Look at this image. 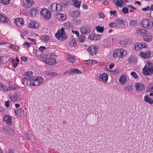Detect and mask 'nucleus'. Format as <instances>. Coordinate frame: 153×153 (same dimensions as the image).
Instances as JSON below:
<instances>
[{"instance_id": "nucleus-8", "label": "nucleus", "mask_w": 153, "mask_h": 153, "mask_svg": "<svg viewBox=\"0 0 153 153\" xmlns=\"http://www.w3.org/2000/svg\"><path fill=\"white\" fill-rule=\"evenodd\" d=\"M134 47L136 50L138 51L141 49L147 48L148 45L144 42H137L134 44Z\"/></svg>"}, {"instance_id": "nucleus-36", "label": "nucleus", "mask_w": 153, "mask_h": 153, "mask_svg": "<svg viewBox=\"0 0 153 153\" xmlns=\"http://www.w3.org/2000/svg\"><path fill=\"white\" fill-rule=\"evenodd\" d=\"M144 100L150 104H153V100L150 98L149 96L146 95L144 97Z\"/></svg>"}, {"instance_id": "nucleus-10", "label": "nucleus", "mask_w": 153, "mask_h": 153, "mask_svg": "<svg viewBox=\"0 0 153 153\" xmlns=\"http://www.w3.org/2000/svg\"><path fill=\"white\" fill-rule=\"evenodd\" d=\"M50 9L54 12L59 11L62 10V7L59 4L53 3L51 5Z\"/></svg>"}, {"instance_id": "nucleus-5", "label": "nucleus", "mask_w": 153, "mask_h": 153, "mask_svg": "<svg viewBox=\"0 0 153 153\" xmlns=\"http://www.w3.org/2000/svg\"><path fill=\"white\" fill-rule=\"evenodd\" d=\"M143 73L145 75H151L153 73V64L148 63L143 69Z\"/></svg>"}, {"instance_id": "nucleus-19", "label": "nucleus", "mask_w": 153, "mask_h": 153, "mask_svg": "<svg viewBox=\"0 0 153 153\" xmlns=\"http://www.w3.org/2000/svg\"><path fill=\"white\" fill-rule=\"evenodd\" d=\"M28 27L33 29L38 28L39 26V24L34 21H32L28 24Z\"/></svg>"}, {"instance_id": "nucleus-43", "label": "nucleus", "mask_w": 153, "mask_h": 153, "mask_svg": "<svg viewBox=\"0 0 153 153\" xmlns=\"http://www.w3.org/2000/svg\"><path fill=\"white\" fill-rule=\"evenodd\" d=\"M109 26L112 27H117L118 26L117 25V22H116V20H115L114 22L110 23L109 24Z\"/></svg>"}, {"instance_id": "nucleus-4", "label": "nucleus", "mask_w": 153, "mask_h": 153, "mask_svg": "<svg viewBox=\"0 0 153 153\" xmlns=\"http://www.w3.org/2000/svg\"><path fill=\"white\" fill-rule=\"evenodd\" d=\"M153 24V22L151 20L148 19H144L141 20L140 25L143 28L149 30L152 28Z\"/></svg>"}, {"instance_id": "nucleus-49", "label": "nucleus", "mask_w": 153, "mask_h": 153, "mask_svg": "<svg viewBox=\"0 0 153 153\" xmlns=\"http://www.w3.org/2000/svg\"><path fill=\"white\" fill-rule=\"evenodd\" d=\"M131 75L134 79H137L138 77L137 74L134 71L131 72Z\"/></svg>"}, {"instance_id": "nucleus-31", "label": "nucleus", "mask_w": 153, "mask_h": 153, "mask_svg": "<svg viewBox=\"0 0 153 153\" xmlns=\"http://www.w3.org/2000/svg\"><path fill=\"white\" fill-rule=\"evenodd\" d=\"M14 113L17 116L21 117L24 113V111L22 108H19L15 110Z\"/></svg>"}, {"instance_id": "nucleus-23", "label": "nucleus", "mask_w": 153, "mask_h": 153, "mask_svg": "<svg viewBox=\"0 0 153 153\" xmlns=\"http://www.w3.org/2000/svg\"><path fill=\"white\" fill-rule=\"evenodd\" d=\"M66 15L64 14L57 13L56 15V18L60 20L64 21L66 19Z\"/></svg>"}, {"instance_id": "nucleus-50", "label": "nucleus", "mask_w": 153, "mask_h": 153, "mask_svg": "<svg viewBox=\"0 0 153 153\" xmlns=\"http://www.w3.org/2000/svg\"><path fill=\"white\" fill-rule=\"evenodd\" d=\"M12 63L13 64V65L14 67L15 68L18 65L19 61L17 60H12Z\"/></svg>"}, {"instance_id": "nucleus-27", "label": "nucleus", "mask_w": 153, "mask_h": 153, "mask_svg": "<svg viewBox=\"0 0 153 153\" xmlns=\"http://www.w3.org/2000/svg\"><path fill=\"white\" fill-rule=\"evenodd\" d=\"M15 24L18 26L20 27L24 25L23 20L20 18H17L14 20Z\"/></svg>"}, {"instance_id": "nucleus-51", "label": "nucleus", "mask_w": 153, "mask_h": 153, "mask_svg": "<svg viewBox=\"0 0 153 153\" xmlns=\"http://www.w3.org/2000/svg\"><path fill=\"white\" fill-rule=\"evenodd\" d=\"M122 12L124 14H127L128 13V9L127 7H124L122 10Z\"/></svg>"}, {"instance_id": "nucleus-62", "label": "nucleus", "mask_w": 153, "mask_h": 153, "mask_svg": "<svg viewBox=\"0 0 153 153\" xmlns=\"http://www.w3.org/2000/svg\"><path fill=\"white\" fill-rule=\"evenodd\" d=\"M27 39L30 41L33 42V44H35L36 43V40L34 39L29 37L27 38Z\"/></svg>"}, {"instance_id": "nucleus-21", "label": "nucleus", "mask_w": 153, "mask_h": 153, "mask_svg": "<svg viewBox=\"0 0 153 153\" xmlns=\"http://www.w3.org/2000/svg\"><path fill=\"white\" fill-rule=\"evenodd\" d=\"M101 37L100 35L92 33L89 36L88 38L91 40H99Z\"/></svg>"}, {"instance_id": "nucleus-6", "label": "nucleus", "mask_w": 153, "mask_h": 153, "mask_svg": "<svg viewBox=\"0 0 153 153\" xmlns=\"http://www.w3.org/2000/svg\"><path fill=\"white\" fill-rule=\"evenodd\" d=\"M44 79L41 76L35 77L29 83L31 86H37L42 83Z\"/></svg>"}, {"instance_id": "nucleus-52", "label": "nucleus", "mask_w": 153, "mask_h": 153, "mask_svg": "<svg viewBox=\"0 0 153 153\" xmlns=\"http://www.w3.org/2000/svg\"><path fill=\"white\" fill-rule=\"evenodd\" d=\"M22 33H21L20 35L22 38H23L24 35H27L28 34V32L25 30H22Z\"/></svg>"}, {"instance_id": "nucleus-15", "label": "nucleus", "mask_w": 153, "mask_h": 153, "mask_svg": "<svg viewBox=\"0 0 153 153\" xmlns=\"http://www.w3.org/2000/svg\"><path fill=\"white\" fill-rule=\"evenodd\" d=\"M80 32L83 34H86L89 33L91 30L90 26L85 25L82 27L80 29Z\"/></svg>"}, {"instance_id": "nucleus-14", "label": "nucleus", "mask_w": 153, "mask_h": 153, "mask_svg": "<svg viewBox=\"0 0 153 153\" xmlns=\"http://www.w3.org/2000/svg\"><path fill=\"white\" fill-rule=\"evenodd\" d=\"M151 51L149 50H146L144 52L141 51L140 53V56L144 59L149 58L151 55Z\"/></svg>"}, {"instance_id": "nucleus-28", "label": "nucleus", "mask_w": 153, "mask_h": 153, "mask_svg": "<svg viewBox=\"0 0 153 153\" xmlns=\"http://www.w3.org/2000/svg\"><path fill=\"white\" fill-rule=\"evenodd\" d=\"M66 58L69 62L71 63H74L75 62L76 59L75 56L71 55L68 53L67 54Z\"/></svg>"}, {"instance_id": "nucleus-1", "label": "nucleus", "mask_w": 153, "mask_h": 153, "mask_svg": "<svg viewBox=\"0 0 153 153\" xmlns=\"http://www.w3.org/2000/svg\"><path fill=\"white\" fill-rule=\"evenodd\" d=\"M42 60L46 64L50 65H53L56 63L55 55L54 53H49L46 55L45 56L42 57Z\"/></svg>"}, {"instance_id": "nucleus-2", "label": "nucleus", "mask_w": 153, "mask_h": 153, "mask_svg": "<svg viewBox=\"0 0 153 153\" xmlns=\"http://www.w3.org/2000/svg\"><path fill=\"white\" fill-rule=\"evenodd\" d=\"M126 51L122 48H119L115 50L113 53V57L115 58H121L127 55Z\"/></svg>"}, {"instance_id": "nucleus-56", "label": "nucleus", "mask_w": 153, "mask_h": 153, "mask_svg": "<svg viewBox=\"0 0 153 153\" xmlns=\"http://www.w3.org/2000/svg\"><path fill=\"white\" fill-rule=\"evenodd\" d=\"M10 102L9 100H8L7 101H5L4 102L5 105V106L7 107H8L10 105Z\"/></svg>"}, {"instance_id": "nucleus-37", "label": "nucleus", "mask_w": 153, "mask_h": 153, "mask_svg": "<svg viewBox=\"0 0 153 153\" xmlns=\"http://www.w3.org/2000/svg\"><path fill=\"white\" fill-rule=\"evenodd\" d=\"M37 13V8H33L31 9L29 12V14L32 16H35Z\"/></svg>"}, {"instance_id": "nucleus-24", "label": "nucleus", "mask_w": 153, "mask_h": 153, "mask_svg": "<svg viewBox=\"0 0 153 153\" xmlns=\"http://www.w3.org/2000/svg\"><path fill=\"white\" fill-rule=\"evenodd\" d=\"M3 121L8 125H11L12 123L11 118L7 115H4L3 118Z\"/></svg>"}, {"instance_id": "nucleus-63", "label": "nucleus", "mask_w": 153, "mask_h": 153, "mask_svg": "<svg viewBox=\"0 0 153 153\" xmlns=\"http://www.w3.org/2000/svg\"><path fill=\"white\" fill-rule=\"evenodd\" d=\"M46 48L45 47L43 46H41L39 48V50L43 52Z\"/></svg>"}, {"instance_id": "nucleus-22", "label": "nucleus", "mask_w": 153, "mask_h": 153, "mask_svg": "<svg viewBox=\"0 0 153 153\" xmlns=\"http://www.w3.org/2000/svg\"><path fill=\"white\" fill-rule=\"evenodd\" d=\"M136 91H141L144 89V85L141 83H136L135 84Z\"/></svg>"}, {"instance_id": "nucleus-58", "label": "nucleus", "mask_w": 153, "mask_h": 153, "mask_svg": "<svg viewBox=\"0 0 153 153\" xmlns=\"http://www.w3.org/2000/svg\"><path fill=\"white\" fill-rule=\"evenodd\" d=\"M148 89L149 90L151 91H153V85L152 84H150L148 86Z\"/></svg>"}, {"instance_id": "nucleus-47", "label": "nucleus", "mask_w": 153, "mask_h": 153, "mask_svg": "<svg viewBox=\"0 0 153 153\" xmlns=\"http://www.w3.org/2000/svg\"><path fill=\"white\" fill-rule=\"evenodd\" d=\"M126 92H131L132 91L131 86L128 85L126 86L124 88Z\"/></svg>"}, {"instance_id": "nucleus-53", "label": "nucleus", "mask_w": 153, "mask_h": 153, "mask_svg": "<svg viewBox=\"0 0 153 153\" xmlns=\"http://www.w3.org/2000/svg\"><path fill=\"white\" fill-rule=\"evenodd\" d=\"M34 52L38 56H40L42 54V52L39 50H34Z\"/></svg>"}, {"instance_id": "nucleus-60", "label": "nucleus", "mask_w": 153, "mask_h": 153, "mask_svg": "<svg viewBox=\"0 0 153 153\" xmlns=\"http://www.w3.org/2000/svg\"><path fill=\"white\" fill-rule=\"evenodd\" d=\"M72 32L73 33H74L76 35L78 36L79 37V33L78 31H74V30H72Z\"/></svg>"}, {"instance_id": "nucleus-44", "label": "nucleus", "mask_w": 153, "mask_h": 153, "mask_svg": "<svg viewBox=\"0 0 153 153\" xmlns=\"http://www.w3.org/2000/svg\"><path fill=\"white\" fill-rule=\"evenodd\" d=\"M85 36L83 35H82L79 36L78 40L80 42H82L85 40Z\"/></svg>"}, {"instance_id": "nucleus-64", "label": "nucleus", "mask_w": 153, "mask_h": 153, "mask_svg": "<svg viewBox=\"0 0 153 153\" xmlns=\"http://www.w3.org/2000/svg\"><path fill=\"white\" fill-rule=\"evenodd\" d=\"M99 16L101 18H104L105 17V16L103 13H101L99 14Z\"/></svg>"}, {"instance_id": "nucleus-26", "label": "nucleus", "mask_w": 153, "mask_h": 153, "mask_svg": "<svg viewBox=\"0 0 153 153\" xmlns=\"http://www.w3.org/2000/svg\"><path fill=\"white\" fill-rule=\"evenodd\" d=\"M147 30L143 29H137L136 30V33L138 35L142 36L144 35L145 34L147 33Z\"/></svg>"}, {"instance_id": "nucleus-38", "label": "nucleus", "mask_w": 153, "mask_h": 153, "mask_svg": "<svg viewBox=\"0 0 153 153\" xmlns=\"http://www.w3.org/2000/svg\"><path fill=\"white\" fill-rule=\"evenodd\" d=\"M74 1V6L77 8H79L81 4V1L78 0H75Z\"/></svg>"}, {"instance_id": "nucleus-16", "label": "nucleus", "mask_w": 153, "mask_h": 153, "mask_svg": "<svg viewBox=\"0 0 153 153\" xmlns=\"http://www.w3.org/2000/svg\"><path fill=\"white\" fill-rule=\"evenodd\" d=\"M108 76V75L105 73H102L100 74L99 76V79L100 81H101L106 83L107 82Z\"/></svg>"}, {"instance_id": "nucleus-35", "label": "nucleus", "mask_w": 153, "mask_h": 153, "mask_svg": "<svg viewBox=\"0 0 153 153\" xmlns=\"http://www.w3.org/2000/svg\"><path fill=\"white\" fill-rule=\"evenodd\" d=\"M0 90H3L5 92H7V91L10 90V87H7L0 83Z\"/></svg>"}, {"instance_id": "nucleus-12", "label": "nucleus", "mask_w": 153, "mask_h": 153, "mask_svg": "<svg viewBox=\"0 0 153 153\" xmlns=\"http://www.w3.org/2000/svg\"><path fill=\"white\" fill-rule=\"evenodd\" d=\"M142 39L144 42H150L153 40V36L150 33H147L143 36Z\"/></svg>"}, {"instance_id": "nucleus-29", "label": "nucleus", "mask_w": 153, "mask_h": 153, "mask_svg": "<svg viewBox=\"0 0 153 153\" xmlns=\"http://www.w3.org/2000/svg\"><path fill=\"white\" fill-rule=\"evenodd\" d=\"M9 21V19L7 17L4 15L0 13V22L6 23Z\"/></svg>"}, {"instance_id": "nucleus-40", "label": "nucleus", "mask_w": 153, "mask_h": 153, "mask_svg": "<svg viewBox=\"0 0 153 153\" xmlns=\"http://www.w3.org/2000/svg\"><path fill=\"white\" fill-rule=\"evenodd\" d=\"M116 20L118 26L122 25H125V22L123 20L118 18L116 19Z\"/></svg>"}, {"instance_id": "nucleus-18", "label": "nucleus", "mask_w": 153, "mask_h": 153, "mask_svg": "<svg viewBox=\"0 0 153 153\" xmlns=\"http://www.w3.org/2000/svg\"><path fill=\"white\" fill-rule=\"evenodd\" d=\"M33 3L32 0H24L23 5L25 7L28 8L33 5Z\"/></svg>"}, {"instance_id": "nucleus-41", "label": "nucleus", "mask_w": 153, "mask_h": 153, "mask_svg": "<svg viewBox=\"0 0 153 153\" xmlns=\"http://www.w3.org/2000/svg\"><path fill=\"white\" fill-rule=\"evenodd\" d=\"M96 29L97 31L100 33H102L104 30V28L103 26L100 27L98 26L96 27Z\"/></svg>"}, {"instance_id": "nucleus-48", "label": "nucleus", "mask_w": 153, "mask_h": 153, "mask_svg": "<svg viewBox=\"0 0 153 153\" xmlns=\"http://www.w3.org/2000/svg\"><path fill=\"white\" fill-rule=\"evenodd\" d=\"M130 25L133 27H135L137 25V22L135 20H131L130 22Z\"/></svg>"}, {"instance_id": "nucleus-7", "label": "nucleus", "mask_w": 153, "mask_h": 153, "mask_svg": "<svg viewBox=\"0 0 153 153\" xmlns=\"http://www.w3.org/2000/svg\"><path fill=\"white\" fill-rule=\"evenodd\" d=\"M40 14L42 17L46 19H49L51 17V12L45 8H43L41 10Z\"/></svg>"}, {"instance_id": "nucleus-55", "label": "nucleus", "mask_w": 153, "mask_h": 153, "mask_svg": "<svg viewBox=\"0 0 153 153\" xmlns=\"http://www.w3.org/2000/svg\"><path fill=\"white\" fill-rule=\"evenodd\" d=\"M24 134L27 139L30 140V137L29 134L26 132H25L24 133Z\"/></svg>"}, {"instance_id": "nucleus-61", "label": "nucleus", "mask_w": 153, "mask_h": 153, "mask_svg": "<svg viewBox=\"0 0 153 153\" xmlns=\"http://www.w3.org/2000/svg\"><path fill=\"white\" fill-rule=\"evenodd\" d=\"M91 60H85V62H86V64L89 65H91Z\"/></svg>"}, {"instance_id": "nucleus-33", "label": "nucleus", "mask_w": 153, "mask_h": 153, "mask_svg": "<svg viewBox=\"0 0 153 153\" xmlns=\"http://www.w3.org/2000/svg\"><path fill=\"white\" fill-rule=\"evenodd\" d=\"M113 2L117 7H122L123 4L122 0H117L116 1H114Z\"/></svg>"}, {"instance_id": "nucleus-32", "label": "nucleus", "mask_w": 153, "mask_h": 153, "mask_svg": "<svg viewBox=\"0 0 153 153\" xmlns=\"http://www.w3.org/2000/svg\"><path fill=\"white\" fill-rule=\"evenodd\" d=\"M80 15L79 11L77 10L72 11L70 13V16L73 18L78 17Z\"/></svg>"}, {"instance_id": "nucleus-46", "label": "nucleus", "mask_w": 153, "mask_h": 153, "mask_svg": "<svg viewBox=\"0 0 153 153\" xmlns=\"http://www.w3.org/2000/svg\"><path fill=\"white\" fill-rule=\"evenodd\" d=\"M10 0H1V2L4 4L8 5L10 3Z\"/></svg>"}, {"instance_id": "nucleus-39", "label": "nucleus", "mask_w": 153, "mask_h": 153, "mask_svg": "<svg viewBox=\"0 0 153 153\" xmlns=\"http://www.w3.org/2000/svg\"><path fill=\"white\" fill-rule=\"evenodd\" d=\"M81 72L77 69H71L70 74L73 75L74 74H79Z\"/></svg>"}, {"instance_id": "nucleus-9", "label": "nucleus", "mask_w": 153, "mask_h": 153, "mask_svg": "<svg viewBox=\"0 0 153 153\" xmlns=\"http://www.w3.org/2000/svg\"><path fill=\"white\" fill-rule=\"evenodd\" d=\"M98 47L96 45H91L89 46L87 50L88 53L91 56L96 55L97 52Z\"/></svg>"}, {"instance_id": "nucleus-45", "label": "nucleus", "mask_w": 153, "mask_h": 153, "mask_svg": "<svg viewBox=\"0 0 153 153\" xmlns=\"http://www.w3.org/2000/svg\"><path fill=\"white\" fill-rule=\"evenodd\" d=\"M64 26L65 27L69 29L73 27L72 24L69 22H66L64 23Z\"/></svg>"}, {"instance_id": "nucleus-30", "label": "nucleus", "mask_w": 153, "mask_h": 153, "mask_svg": "<svg viewBox=\"0 0 153 153\" xmlns=\"http://www.w3.org/2000/svg\"><path fill=\"white\" fill-rule=\"evenodd\" d=\"M51 37L47 35H43L40 36V39L43 42H49L51 39Z\"/></svg>"}, {"instance_id": "nucleus-25", "label": "nucleus", "mask_w": 153, "mask_h": 153, "mask_svg": "<svg viewBox=\"0 0 153 153\" xmlns=\"http://www.w3.org/2000/svg\"><path fill=\"white\" fill-rule=\"evenodd\" d=\"M3 131L6 133H8L11 135H13L14 132V130L13 129L7 126L3 128Z\"/></svg>"}, {"instance_id": "nucleus-59", "label": "nucleus", "mask_w": 153, "mask_h": 153, "mask_svg": "<svg viewBox=\"0 0 153 153\" xmlns=\"http://www.w3.org/2000/svg\"><path fill=\"white\" fill-rule=\"evenodd\" d=\"M110 13L111 15H113L114 16H116V11L115 10H111L110 11Z\"/></svg>"}, {"instance_id": "nucleus-42", "label": "nucleus", "mask_w": 153, "mask_h": 153, "mask_svg": "<svg viewBox=\"0 0 153 153\" xmlns=\"http://www.w3.org/2000/svg\"><path fill=\"white\" fill-rule=\"evenodd\" d=\"M69 45L71 47H75L76 45V42L75 39H71L69 43Z\"/></svg>"}, {"instance_id": "nucleus-57", "label": "nucleus", "mask_w": 153, "mask_h": 153, "mask_svg": "<svg viewBox=\"0 0 153 153\" xmlns=\"http://www.w3.org/2000/svg\"><path fill=\"white\" fill-rule=\"evenodd\" d=\"M49 76H56L57 75V74L55 72H51L50 73H48V75Z\"/></svg>"}, {"instance_id": "nucleus-11", "label": "nucleus", "mask_w": 153, "mask_h": 153, "mask_svg": "<svg viewBox=\"0 0 153 153\" xmlns=\"http://www.w3.org/2000/svg\"><path fill=\"white\" fill-rule=\"evenodd\" d=\"M64 29V28H62L60 30H58L57 32L55 34V36L57 39L63 40L65 38V33Z\"/></svg>"}, {"instance_id": "nucleus-13", "label": "nucleus", "mask_w": 153, "mask_h": 153, "mask_svg": "<svg viewBox=\"0 0 153 153\" xmlns=\"http://www.w3.org/2000/svg\"><path fill=\"white\" fill-rule=\"evenodd\" d=\"M22 95L21 93H15L11 97V99L12 101L15 102L18 100H20L22 99Z\"/></svg>"}, {"instance_id": "nucleus-17", "label": "nucleus", "mask_w": 153, "mask_h": 153, "mask_svg": "<svg viewBox=\"0 0 153 153\" xmlns=\"http://www.w3.org/2000/svg\"><path fill=\"white\" fill-rule=\"evenodd\" d=\"M127 76L126 74H122L119 78V81L121 85H125L127 81Z\"/></svg>"}, {"instance_id": "nucleus-54", "label": "nucleus", "mask_w": 153, "mask_h": 153, "mask_svg": "<svg viewBox=\"0 0 153 153\" xmlns=\"http://www.w3.org/2000/svg\"><path fill=\"white\" fill-rule=\"evenodd\" d=\"M23 45L26 48H28L30 46L31 44L28 42H26L24 43Z\"/></svg>"}, {"instance_id": "nucleus-34", "label": "nucleus", "mask_w": 153, "mask_h": 153, "mask_svg": "<svg viewBox=\"0 0 153 153\" xmlns=\"http://www.w3.org/2000/svg\"><path fill=\"white\" fill-rule=\"evenodd\" d=\"M9 47L12 50L15 51H17L20 49L19 46L15 45L13 44H10Z\"/></svg>"}, {"instance_id": "nucleus-3", "label": "nucleus", "mask_w": 153, "mask_h": 153, "mask_svg": "<svg viewBox=\"0 0 153 153\" xmlns=\"http://www.w3.org/2000/svg\"><path fill=\"white\" fill-rule=\"evenodd\" d=\"M32 74L31 72L28 71L25 73L22 77V84L25 85H30L29 82L32 79Z\"/></svg>"}, {"instance_id": "nucleus-20", "label": "nucleus", "mask_w": 153, "mask_h": 153, "mask_svg": "<svg viewBox=\"0 0 153 153\" xmlns=\"http://www.w3.org/2000/svg\"><path fill=\"white\" fill-rule=\"evenodd\" d=\"M128 61L129 64L134 65L137 63V60L135 56H131L128 58Z\"/></svg>"}]
</instances>
